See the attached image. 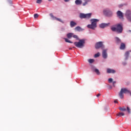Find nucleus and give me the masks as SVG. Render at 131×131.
Returning a JSON list of instances; mask_svg holds the SVG:
<instances>
[{
    "mask_svg": "<svg viewBox=\"0 0 131 131\" xmlns=\"http://www.w3.org/2000/svg\"><path fill=\"white\" fill-rule=\"evenodd\" d=\"M111 30H112V31L115 32L118 34H121L122 33L123 31L122 26H121L119 24H118L111 28Z\"/></svg>",
    "mask_w": 131,
    "mask_h": 131,
    "instance_id": "nucleus-1",
    "label": "nucleus"
},
{
    "mask_svg": "<svg viewBox=\"0 0 131 131\" xmlns=\"http://www.w3.org/2000/svg\"><path fill=\"white\" fill-rule=\"evenodd\" d=\"M90 21H91V25H88L87 27L90 28V29L94 30L97 27V23L99 21V19H90Z\"/></svg>",
    "mask_w": 131,
    "mask_h": 131,
    "instance_id": "nucleus-2",
    "label": "nucleus"
},
{
    "mask_svg": "<svg viewBox=\"0 0 131 131\" xmlns=\"http://www.w3.org/2000/svg\"><path fill=\"white\" fill-rule=\"evenodd\" d=\"M85 43V40L84 39H79V42H75L74 46L78 48H82Z\"/></svg>",
    "mask_w": 131,
    "mask_h": 131,
    "instance_id": "nucleus-3",
    "label": "nucleus"
},
{
    "mask_svg": "<svg viewBox=\"0 0 131 131\" xmlns=\"http://www.w3.org/2000/svg\"><path fill=\"white\" fill-rule=\"evenodd\" d=\"M130 91L127 90L126 88H122L121 90V92L119 93V97L121 99H123L124 98L123 94H130Z\"/></svg>",
    "mask_w": 131,
    "mask_h": 131,
    "instance_id": "nucleus-4",
    "label": "nucleus"
},
{
    "mask_svg": "<svg viewBox=\"0 0 131 131\" xmlns=\"http://www.w3.org/2000/svg\"><path fill=\"white\" fill-rule=\"evenodd\" d=\"M92 13H89V14H83V13H80L79 14V18L81 19H84L86 18L89 19L91 17Z\"/></svg>",
    "mask_w": 131,
    "mask_h": 131,
    "instance_id": "nucleus-5",
    "label": "nucleus"
},
{
    "mask_svg": "<svg viewBox=\"0 0 131 131\" xmlns=\"http://www.w3.org/2000/svg\"><path fill=\"white\" fill-rule=\"evenodd\" d=\"M104 49L105 48V46H104L103 42L102 41H99L95 43V49Z\"/></svg>",
    "mask_w": 131,
    "mask_h": 131,
    "instance_id": "nucleus-6",
    "label": "nucleus"
},
{
    "mask_svg": "<svg viewBox=\"0 0 131 131\" xmlns=\"http://www.w3.org/2000/svg\"><path fill=\"white\" fill-rule=\"evenodd\" d=\"M103 13H104V15L107 17H110L112 15V11L108 9H104V11H103Z\"/></svg>",
    "mask_w": 131,
    "mask_h": 131,
    "instance_id": "nucleus-7",
    "label": "nucleus"
},
{
    "mask_svg": "<svg viewBox=\"0 0 131 131\" xmlns=\"http://www.w3.org/2000/svg\"><path fill=\"white\" fill-rule=\"evenodd\" d=\"M125 16H126L128 21L131 22V11L130 10L126 11Z\"/></svg>",
    "mask_w": 131,
    "mask_h": 131,
    "instance_id": "nucleus-8",
    "label": "nucleus"
},
{
    "mask_svg": "<svg viewBox=\"0 0 131 131\" xmlns=\"http://www.w3.org/2000/svg\"><path fill=\"white\" fill-rule=\"evenodd\" d=\"M117 15L118 16V18H119V19L122 20L124 19L123 13L120 11H118V12H117Z\"/></svg>",
    "mask_w": 131,
    "mask_h": 131,
    "instance_id": "nucleus-9",
    "label": "nucleus"
},
{
    "mask_svg": "<svg viewBox=\"0 0 131 131\" xmlns=\"http://www.w3.org/2000/svg\"><path fill=\"white\" fill-rule=\"evenodd\" d=\"M102 57L104 58V59H106L108 57V54H107V49L103 50Z\"/></svg>",
    "mask_w": 131,
    "mask_h": 131,
    "instance_id": "nucleus-10",
    "label": "nucleus"
},
{
    "mask_svg": "<svg viewBox=\"0 0 131 131\" xmlns=\"http://www.w3.org/2000/svg\"><path fill=\"white\" fill-rule=\"evenodd\" d=\"M110 25V23H107V24H101V25H100L99 27L101 28H105V27H107L108 26V25Z\"/></svg>",
    "mask_w": 131,
    "mask_h": 131,
    "instance_id": "nucleus-11",
    "label": "nucleus"
},
{
    "mask_svg": "<svg viewBox=\"0 0 131 131\" xmlns=\"http://www.w3.org/2000/svg\"><path fill=\"white\" fill-rule=\"evenodd\" d=\"M107 74H115V71L114 70H112L111 69H107Z\"/></svg>",
    "mask_w": 131,
    "mask_h": 131,
    "instance_id": "nucleus-12",
    "label": "nucleus"
},
{
    "mask_svg": "<svg viewBox=\"0 0 131 131\" xmlns=\"http://www.w3.org/2000/svg\"><path fill=\"white\" fill-rule=\"evenodd\" d=\"M115 42L117 44L119 45L121 43V40L119 39L118 37H115Z\"/></svg>",
    "mask_w": 131,
    "mask_h": 131,
    "instance_id": "nucleus-13",
    "label": "nucleus"
},
{
    "mask_svg": "<svg viewBox=\"0 0 131 131\" xmlns=\"http://www.w3.org/2000/svg\"><path fill=\"white\" fill-rule=\"evenodd\" d=\"M77 25V24L74 21H70V27H75Z\"/></svg>",
    "mask_w": 131,
    "mask_h": 131,
    "instance_id": "nucleus-14",
    "label": "nucleus"
},
{
    "mask_svg": "<svg viewBox=\"0 0 131 131\" xmlns=\"http://www.w3.org/2000/svg\"><path fill=\"white\" fill-rule=\"evenodd\" d=\"M75 30H76V31L80 32L83 30V29L80 28V27L78 26L75 28Z\"/></svg>",
    "mask_w": 131,
    "mask_h": 131,
    "instance_id": "nucleus-15",
    "label": "nucleus"
},
{
    "mask_svg": "<svg viewBox=\"0 0 131 131\" xmlns=\"http://www.w3.org/2000/svg\"><path fill=\"white\" fill-rule=\"evenodd\" d=\"M75 4H76V5H80L82 4V1L76 0V1H75Z\"/></svg>",
    "mask_w": 131,
    "mask_h": 131,
    "instance_id": "nucleus-16",
    "label": "nucleus"
},
{
    "mask_svg": "<svg viewBox=\"0 0 131 131\" xmlns=\"http://www.w3.org/2000/svg\"><path fill=\"white\" fill-rule=\"evenodd\" d=\"M73 36H74V34L73 33H70L69 34H67V38H68L69 39H71V38H72Z\"/></svg>",
    "mask_w": 131,
    "mask_h": 131,
    "instance_id": "nucleus-17",
    "label": "nucleus"
},
{
    "mask_svg": "<svg viewBox=\"0 0 131 131\" xmlns=\"http://www.w3.org/2000/svg\"><path fill=\"white\" fill-rule=\"evenodd\" d=\"M125 49V44L124 43H121V46L120 47V49L124 50Z\"/></svg>",
    "mask_w": 131,
    "mask_h": 131,
    "instance_id": "nucleus-18",
    "label": "nucleus"
},
{
    "mask_svg": "<svg viewBox=\"0 0 131 131\" xmlns=\"http://www.w3.org/2000/svg\"><path fill=\"white\" fill-rule=\"evenodd\" d=\"M130 54V52L127 51L125 53V60H127V58H128V56Z\"/></svg>",
    "mask_w": 131,
    "mask_h": 131,
    "instance_id": "nucleus-19",
    "label": "nucleus"
},
{
    "mask_svg": "<svg viewBox=\"0 0 131 131\" xmlns=\"http://www.w3.org/2000/svg\"><path fill=\"white\" fill-rule=\"evenodd\" d=\"M94 72H95V73L97 74V75H100V72H99V70H98L97 69H95Z\"/></svg>",
    "mask_w": 131,
    "mask_h": 131,
    "instance_id": "nucleus-20",
    "label": "nucleus"
},
{
    "mask_svg": "<svg viewBox=\"0 0 131 131\" xmlns=\"http://www.w3.org/2000/svg\"><path fill=\"white\" fill-rule=\"evenodd\" d=\"M119 110L122 111V112H125L126 111V109L124 106L123 107H119Z\"/></svg>",
    "mask_w": 131,
    "mask_h": 131,
    "instance_id": "nucleus-21",
    "label": "nucleus"
},
{
    "mask_svg": "<svg viewBox=\"0 0 131 131\" xmlns=\"http://www.w3.org/2000/svg\"><path fill=\"white\" fill-rule=\"evenodd\" d=\"M124 113H118L117 114V116L118 117H121V116H124Z\"/></svg>",
    "mask_w": 131,
    "mask_h": 131,
    "instance_id": "nucleus-22",
    "label": "nucleus"
},
{
    "mask_svg": "<svg viewBox=\"0 0 131 131\" xmlns=\"http://www.w3.org/2000/svg\"><path fill=\"white\" fill-rule=\"evenodd\" d=\"M83 1H85V3L82 4V6H85V5H86L87 4L90 2V0H83Z\"/></svg>",
    "mask_w": 131,
    "mask_h": 131,
    "instance_id": "nucleus-23",
    "label": "nucleus"
},
{
    "mask_svg": "<svg viewBox=\"0 0 131 131\" xmlns=\"http://www.w3.org/2000/svg\"><path fill=\"white\" fill-rule=\"evenodd\" d=\"M54 19H55L56 20H57V21H60V23H62V24H63L64 23V22H63V20H62L61 19H60V18H53Z\"/></svg>",
    "mask_w": 131,
    "mask_h": 131,
    "instance_id": "nucleus-24",
    "label": "nucleus"
},
{
    "mask_svg": "<svg viewBox=\"0 0 131 131\" xmlns=\"http://www.w3.org/2000/svg\"><path fill=\"white\" fill-rule=\"evenodd\" d=\"M65 41L67 42V43H72L73 42L70 41L69 39H68V38H64Z\"/></svg>",
    "mask_w": 131,
    "mask_h": 131,
    "instance_id": "nucleus-25",
    "label": "nucleus"
},
{
    "mask_svg": "<svg viewBox=\"0 0 131 131\" xmlns=\"http://www.w3.org/2000/svg\"><path fill=\"white\" fill-rule=\"evenodd\" d=\"M88 61L90 63H93V62H94V59H89Z\"/></svg>",
    "mask_w": 131,
    "mask_h": 131,
    "instance_id": "nucleus-26",
    "label": "nucleus"
},
{
    "mask_svg": "<svg viewBox=\"0 0 131 131\" xmlns=\"http://www.w3.org/2000/svg\"><path fill=\"white\" fill-rule=\"evenodd\" d=\"M42 2V0H37V1L36 2V3L40 4Z\"/></svg>",
    "mask_w": 131,
    "mask_h": 131,
    "instance_id": "nucleus-27",
    "label": "nucleus"
},
{
    "mask_svg": "<svg viewBox=\"0 0 131 131\" xmlns=\"http://www.w3.org/2000/svg\"><path fill=\"white\" fill-rule=\"evenodd\" d=\"M72 37L76 39H78V36L77 35H73Z\"/></svg>",
    "mask_w": 131,
    "mask_h": 131,
    "instance_id": "nucleus-28",
    "label": "nucleus"
},
{
    "mask_svg": "<svg viewBox=\"0 0 131 131\" xmlns=\"http://www.w3.org/2000/svg\"><path fill=\"white\" fill-rule=\"evenodd\" d=\"M94 57H95V58H97V57H99V53H98L97 54H95Z\"/></svg>",
    "mask_w": 131,
    "mask_h": 131,
    "instance_id": "nucleus-29",
    "label": "nucleus"
},
{
    "mask_svg": "<svg viewBox=\"0 0 131 131\" xmlns=\"http://www.w3.org/2000/svg\"><path fill=\"white\" fill-rule=\"evenodd\" d=\"M126 111H127L128 113L130 114V108L127 106L126 107Z\"/></svg>",
    "mask_w": 131,
    "mask_h": 131,
    "instance_id": "nucleus-30",
    "label": "nucleus"
},
{
    "mask_svg": "<svg viewBox=\"0 0 131 131\" xmlns=\"http://www.w3.org/2000/svg\"><path fill=\"white\" fill-rule=\"evenodd\" d=\"M50 16L53 19L56 18V17H54V16L53 15L52 13L50 14Z\"/></svg>",
    "mask_w": 131,
    "mask_h": 131,
    "instance_id": "nucleus-31",
    "label": "nucleus"
},
{
    "mask_svg": "<svg viewBox=\"0 0 131 131\" xmlns=\"http://www.w3.org/2000/svg\"><path fill=\"white\" fill-rule=\"evenodd\" d=\"M113 81V79H112V78H109L108 79L109 83H112Z\"/></svg>",
    "mask_w": 131,
    "mask_h": 131,
    "instance_id": "nucleus-32",
    "label": "nucleus"
},
{
    "mask_svg": "<svg viewBox=\"0 0 131 131\" xmlns=\"http://www.w3.org/2000/svg\"><path fill=\"white\" fill-rule=\"evenodd\" d=\"M34 17H35V18H38V14H35V15H34Z\"/></svg>",
    "mask_w": 131,
    "mask_h": 131,
    "instance_id": "nucleus-33",
    "label": "nucleus"
},
{
    "mask_svg": "<svg viewBox=\"0 0 131 131\" xmlns=\"http://www.w3.org/2000/svg\"><path fill=\"white\" fill-rule=\"evenodd\" d=\"M100 96H101V94H98V95H96V97L98 98V97H100Z\"/></svg>",
    "mask_w": 131,
    "mask_h": 131,
    "instance_id": "nucleus-34",
    "label": "nucleus"
},
{
    "mask_svg": "<svg viewBox=\"0 0 131 131\" xmlns=\"http://www.w3.org/2000/svg\"><path fill=\"white\" fill-rule=\"evenodd\" d=\"M115 83H116V81H114L113 82V86H114V87H115Z\"/></svg>",
    "mask_w": 131,
    "mask_h": 131,
    "instance_id": "nucleus-35",
    "label": "nucleus"
},
{
    "mask_svg": "<svg viewBox=\"0 0 131 131\" xmlns=\"http://www.w3.org/2000/svg\"><path fill=\"white\" fill-rule=\"evenodd\" d=\"M114 102L115 103H118V101L115 100V101H114Z\"/></svg>",
    "mask_w": 131,
    "mask_h": 131,
    "instance_id": "nucleus-36",
    "label": "nucleus"
},
{
    "mask_svg": "<svg viewBox=\"0 0 131 131\" xmlns=\"http://www.w3.org/2000/svg\"><path fill=\"white\" fill-rule=\"evenodd\" d=\"M65 2H69L70 0H64Z\"/></svg>",
    "mask_w": 131,
    "mask_h": 131,
    "instance_id": "nucleus-37",
    "label": "nucleus"
},
{
    "mask_svg": "<svg viewBox=\"0 0 131 131\" xmlns=\"http://www.w3.org/2000/svg\"><path fill=\"white\" fill-rule=\"evenodd\" d=\"M122 7V5H119V8H121Z\"/></svg>",
    "mask_w": 131,
    "mask_h": 131,
    "instance_id": "nucleus-38",
    "label": "nucleus"
},
{
    "mask_svg": "<svg viewBox=\"0 0 131 131\" xmlns=\"http://www.w3.org/2000/svg\"><path fill=\"white\" fill-rule=\"evenodd\" d=\"M48 1L51 2L52 1V0H48Z\"/></svg>",
    "mask_w": 131,
    "mask_h": 131,
    "instance_id": "nucleus-39",
    "label": "nucleus"
},
{
    "mask_svg": "<svg viewBox=\"0 0 131 131\" xmlns=\"http://www.w3.org/2000/svg\"><path fill=\"white\" fill-rule=\"evenodd\" d=\"M130 96H131V93H130Z\"/></svg>",
    "mask_w": 131,
    "mask_h": 131,
    "instance_id": "nucleus-40",
    "label": "nucleus"
}]
</instances>
